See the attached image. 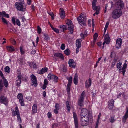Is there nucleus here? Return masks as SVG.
Masks as SVG:
<instances>
[{"label":"nucleus","mask_w":128,"mask_h":128,"mask_svg":"<svg viewBox=\"0 0 128 128\" xmlns=\"http://www.w3.org/2000/svg\"><path fill=\"white\" fill-rule=\"evenodd\" d=\"M79 24L82 26H86V20H87L86 16L84 14H82L77 18Z\"/></svg>","instance_id":"nucleus-1"},{"label":"nucleus","mask_w":128,"mask_h":128,"mask_svg":"<svg viewBox=\"0 0 128 128\" xmlns=\"http://www.w3.org/2000/svg\"><path fill=\"white\" fill-rule=\"evenodd\" d=\"M122 14V12L121 10L119 9H116L113 11L112 16L113 18L116 19L120 18Z\"/></svg>","instance_id":"nucleus-2"},{"label":"nucleus","mask_w":128,"mask_h":128,"mask_svg":"<svg viewBox=\"0 0 128 128\" xmlns=\"http://www.w3.org/2000/svg\"><path fill=\"white\" fill-rule=\"evenodd\" d=\"M22 2H16L15 4V6L18 10L24 12L26 8L25 4H22Z\"/></svg>","instance_id":"nucleus-3"},{"label":"nucleus","mask_w":128,"mask_h":128,"mask_svg":"<svg viewBox=\"0 0 128 128\" xmlns=\"http://www.w3.org/2000/svg\"><path fill=\"white\" fill-rule=\"evenodd\" d=\"M15 111L14 110L12 115L13 116L17 115L18 122L20 123L22 122V120L20 116L19 112L18 107H16L15 109Z\"/></svg>","instance_id":"nucleus-4"},{"label":"nucleus","mask_w":128,"mask_h":128,"mask_svg":"<svg viewBox=\"0 0 128 128\" xmlns=\"http://www.w3.org/2000/svg\"><path fill=\"white\" fill-rule=\"evenodd\" d=\"M85 94V92L84 91L82 94L80 98H79L78 102V104L81 108H82L83 106V103L84 100V97Z\"/></svg>","instance_id":"nucleus-5"},{"label":"nucleus","mask_w":128,"mask_h":128,"mask_svg":"<svg viewBox=\"0 0 128 128\" xmlns=\"http://www.w3.org/2000/svg\"><path fill=\"white\" fill-rule=\"evenodd\" d=\"M66 24L68 25L70 33L71 34H72L74 32V26L72 22L70 20H68L66 22Z\"/></svg>","instance_id":"nucleus-6"},{"label":"nucleus","mask_w":128,"mask_h":128,"mask_svg":"<svg viewBox=\"0 0 128 128\" xmlns=\"http://www.w3.org/2000/svg\"><path fill=\"white\" fill-rule=\"evenodd\" d=\"M124 3L121 0L118 1L116 4V9H119L121 10L124 8Z\"/></svg>","instance_id":"nucleus-7"},{"label":"nucleus","mask_w":128,"mask_h":128,"mask_svg":"<svg viewBox=\"0 0 128 128\" xmlns=\"http://www.w3.org/2000/svg\"><path fill=\"white\" fill-rule=\"evenodd\" d=\"M48 78L49 80H52L54 82H57L58 80V78L52 74H48Z\"/></svg>","instance_id":"nucleus-8"},{"label":"nucleus","mask_w":128,"mask_h":128,"mask_svg":"<svg viewBox=\"0 0 128 128\" xmlns=\"http://www.w3.org/2000/svg\"><path fill=\"white\" fill-rule=\"evenodd\" d=\"M91 116L89 113L88 110L85 108H83L82 110L81 114V116L84 117L86 116Z\"/></svg>","instance_id":"nucleus-9"},{"label":"nucleus","mask_w":128,"mask_h":128,"mask_svg":"<svg viewBox=\"0 0 128 128\" xmlns=\"http://www.w3.org/2000/svg\"><path fill=\"white\" fill-rule=\"evenodd\" d=\"M105 41L103 44V46H102V48L104 49V46L105 44H108L110 42V38L109 36L108 35L106 34V35L104 37Z\"/></svg>","instance_id":"nucleus-10"},{"label":"nucleus","mask_w":128,"mask_h":128,"mask_svg":"<svg viewBox=\"0 0 128 128\" xmlns=\"http://www.w3.org/2000/svg\"><path fill=\"white\" fill-rule=\"evenodd\" d=\"M0 102L1 103L4 104L6 106L8 105V100L7 98L4 96H2L0 97Z\"/></svg>","instance_id":"nucleus-11"},{"label":"nucleus","mask_w":128,"mask_h":128,"mask_svg":"<svg viewBox=\"0 0 128 128\" xmlns=\"http://www.w3.org/2000/svg\"><path fill=\"white\" fill-rule=\"evenodd\" d=\"M17 97L19 100L20 102L21 106H24V104L22 94L20 93L18 95Z\"/></svg>","instance_id":"nucleus-12"},{"label":"nucleus","mask_w":128,"mask_h":128,"mask_svg":"<svg viewBox=\"0 0 128 128\" xmlns=\"http://www.w3.org/2000/svg\"><path fill=\"white\" fill-rule=\"evenodd\" d=\"M89 121H88V118L86 120L84 119V118L81 119V124L82 126H87L88 124Z\"/></svg>","instance_id":"nucleus-13"},{"label":"nucleus","mask_w":128,"mask_h":128,"mask_svg":"<svg viewBox=\"0 0 128 128\" xmlns=\"http://www.w3.org/2000/svg\"><path fill=\"white\" fill-rule=\"evenodd\" d=\"M122 42V40L121 38H120L117 40L116 41V46L118 49H119L121 48Z\"/></svg>","instance_id":"nucleus-14"},{"label":"nucleus","mask_w":128,"mask_h":128,"mask_svg":"<svg viewBox=\"0 0 128 128\" xmlns=\"http://www.w3.org/2000/svg\"><path fill=\"white\" fill-rule=\"evenodd\" d=\"M114 100L112 99L109 100L108 102V108L110 110H112L114 106Z\"/></svg>","instance_id":"nucleus-15"},{"label":"nucleus","mask_w":128,"mask_h":128,"mask_svg":"<svg viewBox=\"0 0 128 128\" xmlns=\"http://www.w3.org/2000/svg\"><path fill=\"white\" fill-rule=\"evenodd\" d=\"M68 63L70 67L74 68H75V64L74 60L72 59L70 60Z\"/></svg>","instance_id":"nucleus-16"},{"label":"nucleus","mask_w":128,"mask_h":128,"mask_svg":"<svg viewBox=\"0 0 128 128\" xmlns=\"http://www.w3.org/2000/svg\"><path fill=\"white\" fill-rule=\"evenodd\" d=\"M73 116L74 120L75 128H78V118L76 114L75 113H74Z\"/></svg>","instance_id":"nucleus-17"},{"label":"nucleus","mask_w":128,"mask_h":128,"mask_svg":"<svg viewBox=\"0 0 128 128\" xmlns=\"http://www.w3.org/2000/svg\"><path fill=\"white\" fill-rule=\"evenodd\" d=\"M60 16L61 18H64L65 16V14L64 10L62 8H60Z\"/></svg>","instance_id":"nucleus-18"},{"label":"nucleus","mask_w":128,"mask_h":128,"mask_svg":"<svg viewBox=\"0 0 128 128\" xmlns=\"http://www.w3.org/2000/svg\"><path fill=\"white\" fill-rule=\"evenodd\" d=\"M92 80L90 78H89L88 81H86L85 83L86 87L87 88H88L91 86Z\"/></svg>","instance_id":"nucleus-19"},{"label":"nucleus","mask_w":128,"mask_h":128,"mask_svg":"<svg viewBox=\"0 0 128 128\" xmlns=\"http://www.w3.org/2000/svg\"><path fill=\"white\" fill-rule=\"evenodd\" d=\"M93 9L94 10L96 11V12L95 13L96 14L98 15L99 14V12L100 9V7L99 6H92Z\"/></svg>","instance_id":"nucleus-20"},{"label":"nucleus","mask_w":128,"mask_h":128,"mask_svg":"<svg viewBox=\"0 0 128 128\" xmlns=\"http://www.w3.org/2000/svg\"><path fill=\"white\" fill-rule=\"evenodd\" d=\"M128 118V108H127V110L124 116L123 117L122 122L125 123L126 121Z\"/></svg>","instance_id":"nucleus-21"},{"label":"nucleus","mask_w":128,"mask_h":128,"mask_svg":"<svg viewBox=\"0 0 128 128\" xmlns=\"http://www.w3.org/2000/svg\"><path fill=\"white\" fill-rule=\"evenodd\" d=\"M60 30L62 32H64L65 30L68 29V27L66 25H61L60 26Z\"/></svg>","instance_id":"nucleus-22"},{"label":"nucleus","mask_w":128,"mask_h":128,"mask_svg":"<svg viewBox=\"0 0 128 128\" xmlns=\"http://www.w3.org/2000/svg\"><path fill=\"white\" fill-rule=\"evenodd\" d=\"M76 44L77 47L80 48L81 46V41L80 39H78L76 40Z\"/></svg>","instance_id":"nucleus-23"},{"label":"nucleus","mask_w":128,"mask_h":128,"mask_svg":"<svg viewBox=\"0 0 128 128\" xmlns=\"http://www.w3.org/2000/svg\"><path fill=\"white\" fill-rule=\"evenodd\" d=\"M78 82V76L77 74H76L74 76V82L75 85H77Z\"/></svg>","instance_id":"nucleus-24"},{"label":"nucleus","mask_w":128,"mask_h":128,"mask_svg":"<svg viewBox=\"0 0 128 128\" xmlns=\"http://www.w3.org/2000/svg\"><path fill=\"white\" fill-rule=\"evenodd\" d=\"M54 56L61 58L62 59L64 58V57L62 54L59 53H57L54 54Z\"/></svg>","instance_id":"nucleus-25"},{"label":"nucleus","mask_w":128,"mask_h":128,"mask_svg":"<svg viewBox=\"0 0 128 128\" xmlns=\"http://www.w3.org/2000/svg\"><path fill=\"white\" fill-rule=\"evenodd\" d=\"M48 70V68H42L39 72V74H42L46 72Z\"/></svg>","instance_id":"nucleus-26"},{"label":"nucleus","mask_w":128,"mask_h":128,"mask_svg":"<svg viewBox=\"0 0 128 128\" xmlns=\"http://www.w3.org/2000/svg\"><path fill=\"white\" fill-rule=\"evenodd\" d=\"M38 111L37 105L34 104L32 106V112L34 113H36Z\"/></svg>","instance_id":"nucleus-27"},{"label":"nucleus","mask_w":128,"mask_h":128,"mask_svg":"<svg viewBox=\"0 0 128 128\" xmlns=\"http://www.w3.org/2000/svg\"><path fill=\"white\" fill-rule=\"evenodd\" d=\"M66 79L68 80V85H71L72 83V76H70V78L67 77L66 78Z\"/></svg>","instance_id":"nucleus-28"},{"label":"nucleus","mask_w":128,"mask_h":128,"mask_svg":"<svg viewBox=\"0 0 128 128\" xmlns=\"http://www.w3.org/2000/svg\"><path fill=\"white\" fill-rule=\"evenodd\" d=\"M70 103L68 101L66 102V105L67 108V109L68 111L70 112Z\"/></svg>","instance_id":"nucleus-29"},{"label":"nucleus","mask_w":128,"mask_h":128,"mask_svg":"<svg viewBox=\"0 0 128 128\" xmlns=\"http://www.w3.org/2000/svg\"><path fill=\"white\" fill-rule=\"evenodd\" d=\"M6 48L8 51L12 52L14 50V48L12 46H8Z\"/></svg>","instance_id":"nucleus-30"},{"label":"nucleus","mask_w":128,"mask_h":128,"mask_svg":"<svg viewBox=\"0 0 128 128\" xmlns=\"http://www.w3.org/2000/svg\"><path fill=\"white\" fill-rule=\"evenodd\" d=\"M31 80L32 83V85L34 86L35 87H36L38 86L36 78L34 80Z\"/></svg>","instance_id":"nucleus-31"},{"label":"nucleus","mask_w":128,"mask_h":128,"mask_svg":"<svg viewBox=\"0 0 128 128\" xmlns=\"http://www.w3.org/2000/svg\"><path fill=\"white\" fill-rule=\"evenodd\" d=\"M2 79H3L4 80V85L6 88H7L8 85V81H7L6 80L5 78Z\"/></svg>","instance_id":"nucleus-32"},{"label":"nucleus","mask_w":128,"mask_h":128,"mask_svg":"<svg viewBox=\"0 0 128 128\" xmlns=\"http://www.w3.org/2000/svg\"><path fill=\"white\" fill-rule=\"evenodd\" d=\"M65 54L67 56H69L70 54V50L68 48L64 52Z\"/></svg>","instance_id":"nucleus-33"},{"label":"nucleus","mask_w":128,"mask_h":128,"mask_svg":"<svg viewBox=\"0 0 128 128\" xmlns=\"http://www.w3.org/2000/svg\"><path fill=\"white\" fill-rule=\"evenodd\" d=\"M122 65V63L120 62L118 63L117 65V68L119 69V71H120L122 70L121 66Z\"/></svg>","instance_id":"nucleus-34"},{"label":"nucleus","mask_w":128,"mask_h":128,"mask_svg":"<svg viewBox=\"0 0 128 128\" xmlns=\"http://www.w3.org/2000/svg\"><path fill=\"white\" fill-rule=\"evenodd\" d=\"M109 22H107L106 25L105 27L104 28V35L105 34V33L106 31V30L108 28V26L109 24Z\"/></svg>","instance_id":"nucleus-35"},{"label":"nucleus","mask_w":128,"mask_h":128,"mask_svg":"<svg viewBox=\"0 0 128 128\" xmlns=\"http://www.w3.org/2000/svg\"><path fill=\"white\" fill-rule=\"evenodd\" d=\"M4 69L5 71L6 72L8 73H10V69L8 66H6L5 67Z\"/></svg>","instance_id":"nucleus-36"},{"label":"nucleus","mask_w":128,"mask_h":128,"mask_svg":"<svg viewBox=\"0 0 128 128\" xmlns=\"http://www.w3.org/2000/svg\"><path fill=\"white\" fill-rule=\"evenodd\" d=\"M4 86L2 80H1L0 81V90L1 91Z\"/></svg>","instance_id":"nucleus-37"},{"label":"nucleus","mask_w":128,"mask_h":128,"mask_svg":"<svg viewBox=\"0 0 128 128\" xmlns=\"http://www.w3.org/2000/svg\"><path fill=\"white\" fill-rule=\"evenodd\" d=\"M21 83V80H17L16 82V84L17 86L19 87L20 86V84Z\"/></svg>","instance_id":"nucleus-38"},{"label":"nucleus","mask_w":128,"mask_h":128,"mask_svg":"<svg viewBox=\"0 0 128 128\" xmlns=\"http://www.w3.org/2000/svg\"><path fill=\"white\" fill-rule=\"evenodd\" d=\"M87 117L88 118V121H89L90 118L91 117V116H85L84 117V116L81 117V119H82V118H84V120H86V119L87 118Z\"/></svg>","instance_id":"nucleus-39"},{"label":"nucleus","mask_w":128,"mask_h":128,"mask_svg":"<svg viewBox=\"0 0 128 128\" xmlns=\"http://www.w3.org/2000/svg\"><path fill=\"white\" fill-rule=\"evenodd\" d=\"M44 36L45 37L44 39L46 40H48L50 39V38L48 36L45 34H44Z\"/></svg>","instance_id":"nucleus-40"},{"label":"nucleus","mask_w":128,"mask_h":128,"mask_svg":"<svg viewBox=\"0 0 128 128\" xmlns=\"http://www.w3.org/2000/svg\"><path fill=\"white\" fill-rule=\"evenodd\" d=\"M6 12H5L4 11H3L2 12H0V17L1 16H3V17H4L5 15L6 14Z\"/></svg>","instance_id":"nucleus-41"},{"label":"nucleus","mask_w":128,"mask_h":128,"mask_svg":"<svg viewBox=\"0 0 128 128\" xmlns=\"http://www.w3.org/2000/svg\"><path fill=\"white\" fill-rule=\"evenodd\" d=\"M127 66V64L125 63L123 65V67L122 68V70H126L125 69L126 68Z\"/></svg>","instance_id":"nucleus-42"},{"label":"nucleus","mask_w":128,"mask_h":128,"mask_svg":"<svg viewBox=\"0 0 128 128\" xmlns=\"http://www.w3.org/2000/svg\"><path fill=\"white\" fill-rule=\"evenodd\" d=\"M20 52L21 53V54H24L25 52L24 51L23 49L22 48V46H20Z\"/></svg>","instance_id":"nucleus-43"},{"label":"nucleus","mask_w":128,"mask_h":128,"mask_svg":"<svg viewBox=\"0 0 128 128\" xmlns=\"http://www.w3.org/2000/svg\"><path fill=\"white\" fill-rule=\"evenodd\" d=\"M2 22H3L4 23L6 24H8V22H7V20L5 19V18H4L3 17H2Z\"/></svg>","instance_id":"nucleus-44"},{"label":"nucleus","mask_w":128,"mask_h":128,"mask_svg":"<svg viewBox=\"0 0 128 128\" xmlns=\"http://www.w3.org/2000/svg\"><path fill=\"white\" fill-rule=\"evenodd\" d=\"M38 28V33L39 34H40L42 32V30L41 28L39 26H38L37 27Z\"/></svg>","instance_id":"nucleus-45"},{"label":"nucleus","mask_w":128,"mask_h":128,"mask_svg":"<svg viewBox=\"0 0 128 128\" xmlns=\"http://www.w3.org/2000/svg\"><path fill=\"white\" fill-rule=\"evenodd\" d=\"M110 122L112 123H114L115 121V120L114 118L112 116H111L110 117Z\"/></svg>","instance_id":"nucleus-46"},{"label":"nucleus","mask_w":128,"mask_h":128,"mask_svg":"<svg viewBox=\"0 0 128 128\" xmlns=\"http://www.w3.org/2000/svg\"><path fill=\"white\" fill-rule=\"evenodd\" d=\"M71 85H68L67 88V90L68 92L69 93L70 91V89Z\"/></svg>","instance_id":"nucleus-47"},{"label":"nucleus","mask_w":128,"mask_h":128,"mask_svg":"<svg viewBox=\"0 0 128 128\" xmlns=\"http://www.w3.org/2000/svg\"><path fill=\"white\" fill-rule=\"evenodd\" d=\"M55 108L56 109L59 110L60 109V106L59 104L58 103H56V104L55 106Z\"/></svg>","instance_id":"nucleus-48"},{"label":"nucleus","mask_w":128,"mask_h":128,"mask_svg":"<svg viewBox=\"0 0 128 128\" xmlns=\"http://www.w3.org/2000/svg\"><path fill=\"white\" fill-rule=\"evenodd\" d=\"M17 25L18 26H20V22L18 19H17L16 21Z\"/></svg>","instance_id":"nucleus-49"},{"label":"nucleus","mask_w":128,"mask_h":128,"mask_svg":"<svg viewBox=\"0 0 128 128\" xmlns=\"http://www.w3.org/2000/svg\"><path fill=\"white\" fill-rule=\"evenodd\" d=\"M49 15L52 17V20H54V14L52 12H50L48 13Z\"/></svg>","instance_id":"nucleus-50"},{"label":"nucleus","mask_w":128,"mask_h":128,"mask_svg":"<svg viewBox=\"0 0 128 128\" xmlns=\"http://www.w3.org/2000/svg\"><path fill=\"white\" fill-rule=\"evenodd\" d=\"M31 80H34L36 78V77L33 74H32L30 76Z\"/></svg>","instance_id":"nucleus-51"},{"label":"nucleus","mask_w":128,"mask_h":128,"mask_svg":"<svg viewBox=\"0 0 128 128\" xmlns=\"http://www.w3.org/2000/svg\"><path fill=\"white\" fill-rule=\"evenodd\" d=\"M12 22L14 25H16L15 19L14 18H12Z\"/></svg>","instance_id":"nucleus-52"},{"label":"nucleus","mask_w":128,"mask_h":128,"mask_svg":"<svg viewBox=\"0 0 128 128\" xmlns=\"http://www.w3.org/2000/svg\"><path fill=\"white\" fill-rule=\"evenodd\" d=\"M97 0H94L92 2V6H96Z\"/></svg>","instance_id":"nucleus-53"},{"label":"nucleus","mask_w":128,"mask_h":128,"mask_svg":"<svg viewBox=\"0 0 128 128\" xmlns=\"http://www.w3.org/2000/svg\"><path fill=\"white\" fill-rule=\"evenodd\" d=\"M65 44H62L61 46V49L62 50H64L65 49Z\"/></svg>","instance_id":"nucleus-54"},{"label":"nucleus","mask_w":128,"mask_h":128,"mask_svg":"<svg viewBox=\"0 0 128 128\" xmlns=\"http://www.w3.org/2000/svg\"><path fill=\"white\" fill-rule=\"evenodd\" d=\"M53 30L58 34L60 32L59 30L56 28L54 29V30Z\"/></svg>","instance_id":"nucleus-55"},{"label":"nucleus","mask_w":128,"mask_h":128,"mask_svg":"<svg viewBox=\"0 0 128 128\" xmlns=\"http://www.w3.org/2000/svg\"><path fill=\"white\" fill-rule=\"evenodd\" d=\"M33 67L34 68H36L37 66L36 65V63H35L34 62H33L32 63Z\"/></svg>","instance_id":"nucleus-56"},{"label":"nucleus","mask_w":128,"mask_h":128,"mask_svg":"<svg viewBox=\"0 0 128 128\" xmlns=\"http://www.w3.org/2000/svg\"><path fill=\"white\" fill-rule=\"evenodd\" d=\"M58 124H54L52 125V128H57L58 126Z\"/></svg>","instance_id":"nucleus-57"},{"label":"nucleus","mask_w":128,"mask_h":128,"mask_svg":"<svg viewBox=\"0 0 128 128\" xmlns=\"http://www.w3.org/2000/svg\"><path fill=\"white\" fill-rule=\"evenodd\" d=\"M62 70L64 72H66L67 71V69L64 66L62 68Z\"/></svg>","instance_id":"nucleus-58"},{"label":"nucleus","mask_w":128,"mask_h":128,"mask_svg":"<svg viewBox=\"0 0 128 128\" xmlns=\"http://www.w3.org/2000/svg\"><path fill=\"white\" fill-rule=\"evenodd\" d=\"M12 42L13 45H15L16 44V42L14 40H12Z\"/></svg>","instance_id":"nucleus-59"},{"label":"nucleus","mask_w":128,"mask_h":128,"mask_svg":"<svg viewBox=\"0 0 128 128\" xmlns=\"http://www.w3.org/2000/svg\"><path fill=\"white\" fill-rule=\"evenodd\" d=\"M98 36V34L97 33H95L94 35V38L97 39Z\"/></svg>","instance_id":"nucleus-60"},{"label":"nucleus","mask_w":128,"mask_h":128,"mask_svg":"<svg viewBox=\"0 0 128 128\" xmlns=\"http://www.w3.org/2000/svg\"><path fill=\"white\" fill-rule=\"evenodd\" d=\"M44 85H47L48 84V81L47 80L45 79L44 81Z\"/></svg>","instance_id":"nucleus-61"},{"label":"nucleus","mask_w":128,"mask_h":128,"mask_svg":"<svg viewBox=\"0 0 128 128\" xmlns=\"http://www.w3.org/2000/svg\"><path fill=\"white\" fill-rule=\"evenodd\" d=\"M0 76H1L2 78H4V76L2 72L0 70Z\"/></svg>","instance_id":"nucleus-62"},{"label":"nucleus","mask_w":128,"mask_h":128,"mask_svg":"<svg viewBox=\"0 0 128 128\" xmlns=\"http://www.w3.org/2000/svg\"><path fill=\"white\" fill-rule=\"evenodd\" d=\"M47 115L48 118H50L52 117V114L50 112H48V114Z\"/></svg>","instance_id":"nucleus-63"},{"label":"nucleus","mask_w":128,"mask_h":128,"mask_svg":"<svg viewBox=\"0 0 128 128\" xmlns=\"http://www.w3.org/2000/svg\"><path fill=\"white\" fill-rule=\"evenodd\" d=\"M81 37L82 38L84 39V38L86 36L85 35H84V34L83 33H82L81 34Z\"/></svg>","instance_id":"nucleus-64"}]
</instances>
